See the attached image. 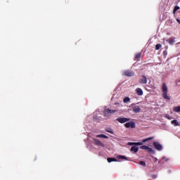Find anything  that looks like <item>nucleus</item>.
<instances>
[{
  "mask_svg": "<svg viewBox=\"0 0 180 180\" xmlns=\"http://www.w3.org/2000/svg\"><path fill=\"white\" fill-rule=\"evenodd\" d=\"M167 92H168V89H167V85L164 83L162 84V97L164 98V99L170 101L169 96H167Z\"/></svg>",
  "mask_w": 180,
  "mask_h": 180,
  "instance_id": "obj_1",
  "label": "nucleus"
},
{
  "mask_svg": "<svg viewBox=\"0 0 180 180\" xmlns=\"http://www.w3.org/2000/svg\"><path fill=\"white\" fill-rule=\"evenodd\" d=\"M117 110H110L109 108H105L104 110V115L105 117H110V115L115 113Z\"/></svg>",
  "mask_w": 180,
  "mask_h": 180,
  "instance_id": "obj_2",
  "label": "nucleus"
},
{
  "mask_svg": "<svg viewBox=\"0 0 180 180\" xmlns=\"http://www.w3.org/2000/svg\"><path fill=\"white\" fill-rule=\"evenodd\" d=\"M140 149L148 151V153H152V154L155 153V151L153 150V148H150L148 146H140Z\"/></svg>",
  "mask_w": 180,
  "mask_h": 180,
  "instance_id": "obj_3",
  "label": "nucleus"
},
{
  "mask_svg": "<svg viewBox=\"0 0 180 180\" xmlns=\"http://www.w3.org/2000/svg\"><path fill=\"white\" fill-rule=\"evenodd\" d=\"M122 75H124V77H133V75H134V72H133V71L131 70H124V72H122Z\"/></svg>",
  "mask_w": 180,
  "mask_h": 180,
  "instance_id": "obj_4",
  "label": "nucleus"
},
{
  "mask_svg": "<svg viewBox=\"0 0 180 180\" xmlns=\"http://www.w3.org/2000/svg\"><path fill=\"white\" fill-rule=\"evenodd\" d=\"M116 121H117V122H120L121 124H124L127 122H129V118L118 117L117 119H116Z\"/></svg>",
  "mask_w": 180,
  "mask_h": 180,
  "instance_id": "obj_5",
  "label": "nucleus"
},
{
  "mask_svg": "<svg viewBox=\"0 0 180 180\" xmlns=\"http://www.w3.org/2000/svg\"><path fill=\"white\" fill-rule=\"evenodd\" d=\"M124 127L134 129L135 124L134 122H127L126 124H124Z\"/></svg>",
  "mask_w": 180,
  "mask_h": 180,
  "instance_id": "obj_6",
  "label": "nucleus"
},
{
  "mask_svg": "<svg viewBox=\"0 0 180 180\" xmlns=\"http://www.w3.org/2000/svg\"><path fill=\"white\" fill-rule=\"evenodd\" d=\"M153 147H155V149L158 151L162 150V145H160L158 142H153Z\"/></svg>",
  "mask_w": 180,
  "mask_h": 180,
  "instance_id": "obj_7",
  "label": "nucleus"
},
{
  "mask_svg": "<svg viewBox=\"0 0 180 180\" xmlns=\"http://www.w3.org/2000/svg\"><path fill=\"white\" fill-rule=\"evenodd\" d=\"M139 82H140V84H146V77L145 75L141 76V78L140 79V80H139Z\"/></svg>",
  "mask_w": 180,
  "mask_h": 180,
  "instance_id": "obj_8",
  "label": "nucleus"
},
{
  "mask_svg": "<svg viewBox=\"0 0 180 180\" xmlns=\"http://www.w3.org/2000/svg\"><path fill=\"white\" fill-rule=\"evenodd\" d=\"M94 144H96L97 146L103 147V144L97 139H94Z\"/></svg>",
  "mask_w": 180,
  "mask_h": 180,
  "instance_id": "obj_9",
  "label": "nucleus"
},
{
  "mask_svg": "<svg viewBox=\"0 0 180 180\" xmlns=\"http://www.w3.org/2000/svg\"><path fill=\"white\" fill-rule=\"evenodd\" d=\"M143 145V143L141 142H129L128 143V146H141Z\"/></svg>",
  "mask_w": 180,
  "mask_h": 180,
  "instance_id": "obj_10",
  "label": "nucleus"
},
{
  "mask_svg": "<svg viewBox=\"0 0 180 180\" xmlns=\"http://www.w3.org/2000/svg\"><path fill=\"white\" fill-rule=\"evenodd\" d=\"M141 58V53H138L134 55V61H139V59Z\"/></svg>",
  "mask_w": 180,
  "mask_h": 180,
  "instance_id": "obj_11",
  "label": "nucleus"
},
{
  "mask_svg": "<svg viewBox=\"0 0 180 180\" xmlns=\"http://www.w3.org/2000/svg\"><path fill=\"white\" fill-rule=\"evenodd\" d=\"M141 111V109L139 108L138 105L133 107V112L134 113H139Z\"/></svg>",
  "mask_w": 180,
  "mask_h": 180,
  "instance_id": "obj_12",
  "label": "nucleus"
},
{
  "mask_svg": "<svg viewBox=\"0 0 180 180\" xmlns=\"http://www.w3.org/2000/svg\"><path fill=\"white\" fill-rule=\"evenodd\" d=\"M138 149H139L138 146H131L130 150H131V152L136 153H138Z\"/></svg>",
  "mask_w": 180,
  "mask_h": 180,
  "instance_id": "obj_13",
  "label": "nucleus"
},
{
  "mask_svg": "<svg viewBox=\"0 0 180 180\" xmlns=\"http://www.w3.org/2000/svg\"><path fill=\"white\" fill-rule=\"evenodd\" d=\"M136 95L141 96L143 95V91L141 90V89L139 88H136Z\"/></svg>",
  "mask_w": 180,
  "mask_h": 180,
  "instance_id": "obj_14",
  "label": "nucleus"
},
{
  "mask_svg": "<svg viewBox=\"0 0 180 180\" xmlns=\"http://www.w3.org/2000/svg\"><path fill=\"white\" fill-rule=\"evenodd\" d=\"M117 162V160L114 158H107V162Z\"/></svg>",
  "mask_w": 180,
  "mask_h": 180,
  "instance_id": "obj_15",
  "label": "nucleus"
},
{
  "mask_svg": "<svg viewBox=\"0 0 180 180\" xmlns=\"http://www.w3.org/2000/svg\"><path fill=\"white\" fill-rule=\"evenodd\" d=\"M174 42L175 41L174 37H170L167 39V43H169V44H174Z\"/></svg>",
  "mask_w": 180,
  "mask_h": 180,
  "instance_id": "obj_16",
  "label": "nucleus"
},
{
  "mask_svg": "<svg viewBox=\"0 0 180 180\" xmlns=\"http://www.w3.org/2000/svg\"><path fill=\"white\" fill-rule=\"evenodd\" d=\"M170 124H172V125H174V127H177L179 126V122H177V120H174L172 121H170Z\"/></svg>",
  "mask_w": 180,
  "mask_h": 180,
  "instance_id": "obj_17",
  "label": "nucleus"
},
{
  "mask_svg": "<svg viewBox=\"0 0 180 180\" xmlns=\"http://www.w3.org/2000/svg\"><path fill=\"white\" fill-rule=\"evenodd\" d=\"M96 138H101V139H107L108 136L104 135V134H98V135L96 136Z\"/></svg>",
  "mask_w": 180,
  "mask_h": 180,
  "instance_id": "obj_18",
  "label": "nucleus"
},
{
  "mask_svg": "<svg viewBox=\"0 0 180 180\" xmlns=\"http://www.w3.org/2000/svg\"><path fill=\"white\" fill-rule=\"evenodd\" d=\"M179 9H180V7H179V6H174V10H173V11H172V13H173L174 15H175V13H176L177 11H179Z\"/></svg>",
  "mask_w": 180,
  "mask_h": 180,
  "instance_id": "obj_19",
  "label": "nucleus"
},
{
  "mask_svg": "<svg viewBox=\"0 0 180 180\" xmlns=\"http://www.w3.org/2000/svg\"><path fill=\"white\" fill-rule=\"evenodd\" d=\"M117 159L127 160V158L126 156H123V155H117Z\"/></svg>",
  "mask_w": 180,
  "mask_h": 180,
  "instance_id": "obj_20",
  "label": "nucleus"
},
{
  "mask_svg": "<svg viewBox=\"0 0 180 180\" xmlns=\"http://www.w3.org/2000/svg\"><path fill=\"white\" fill-rule=\"evenodd\" d=\"M173 110L175 112H180V106L174 107Z\"/></svg>",
  "mask_w": 180,
  "mask_h": 180,
  "instance_id": "obj_21",
  "label": "nucleus"
},
{
  "mask_svg": "<svg viewBox=\"0 0 180 180\" xmlns=\"http://www.w3.org/2000/svg\"><path fill=\"white\" fill-rule=\"evenodd\" d=\"M161 47H162V45H160V44L155 45V50L158 51Z\"/></svg>",
  "mask_w": 180,
  "mask_h": 180,
  "instance_id": "obj_22",
  "label": "nucleus"
},
{
  "mask_svg": "<svg viewBox=\"0 0 180 180\" xmlns=\"http://www.w3.org/2000/svg\"><path fill=\"white\" fill-rule=\"evenodd\" d=\"M129 101H130V98L128 97H126L124 98V100H122V102H124V103H127L128 102H129Z\"/></svg>",
  "mask_w": 180,
  "mask_h": 180,
  "instance_id": "obj_23",
  "label": "nucleus"
},
{
  "mask_svg": "<svg viewBox=\"0 0 180 180\" xmlns=\"http://www.w3.org/2000/svg\"><path fill=\"white\" fill-rule=\"evenodd\" d=\"M105 131H106L107 133L110 134H113L112 129H110V128H107V129H105Z\"/></svg>",
  "mask_w": 180,
  "mask_h": 180,
  "instance_id": "obj_24",
  "label": "nucleus"
},
{
  "mask_svg": "<svg viewBox=\"0 0 180 180\" xmlns=\"http://www.w3.org/2000/svg\"><path fill=\"white\" fill-rule=\"evenodd\" d=\"M152 139H153V137L146 138V139H143V143L151 141Z\"/></svg>",
  "mask_w": 180,
  "mask_h": 180,
  "instance_id": "obj_25",
  "label": "nucleus"
},
{
  "mask_svg": "<svg viewBox=\"0 0 180 180\" xmlns=\"http://www.w3.org/2000/svg\"><path fill=\"white\" fill-rule=\"evenodd\" d=\"M140 165L146 167V164L145 163V162L141 161V162H140Z\"/></svg>",
  "mask_w": 180,
  "mask_h": 180,
  "instance_id": "obj_26",
  "label": "nucleus"
},
{
  "mask_svg": "<svg viewBox=\"0 0 180 180\" xmlns=\"http://www.w3.org/2000/svg\"><path fill=\"white\" fill-rule=\"evenodd\" d=\"M165 117L167 118V120H171L170 116H169V115H165Z\"/></svg>",
  "mask_w": 180,
  "mask_h": 180,
  "instance_id": "obj_27",
  "label": "nucleus"
},
{
  "mask_svg": "<svg viewBox=\"0 0 180 180\" xmlns=\"http://www.w3.org/2000/svg\"><path fill=\"white\" fill-rule=\"evenodd\" d=\"M176 20L177 23H179V25H180V20L177 18Z\"/></svg>",
  "mask_w": 180,
  "mask_h": 180,
  "instance_id": "obj_28",
  "label": "nucleus"
}]
</instances>
